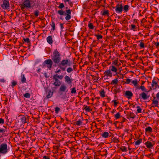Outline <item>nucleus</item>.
<instances>
[{
  "instance_id": "nucleus-23",
  "label": "nucleus",
  "mask_w": 159,
  "mask_h": 159,
  "mask_svg": "<svg viewBox=\"0 0 159 159\" xmlns=\"http://www.w3.org/2000/svg\"><path fill=\"white\" fill-rule=\"evenodd\" d=\"M53 95V92L51 91H49L48 92V94L47 95V98H50Z\"/></svg>"
},
{
  "instance_id": "nucleus-29",
  "label": "nucleus",
  "mask_w": 159,
  "mask_h": 159,
  "mask_svg": "<svg viewBox=\"0 0 159 159\" xmlns=\"http://www.w3.org/2000/svg\"><path fill=\"white\" fill-rule=\"evenodd\" d=\"M88 26L89 28L91 29H94V26L92 23H89L88 24Z\"/></svg>"
},
{
  "instance_id": "nucleus-3",
  "label": "nucleus",
  "mask_w": 159,
  "mask_h": 159,
  "mask_svg": "<svg viewBox=\"0 0 159 159\" xmlns=\"http://www.w3.org/2000/svg\"><path fill=\"white\" fill-rule=\"evenodd\" d=\"M71 64L70 61L69 59L63 60L58 65V66L63 71H65L66 66V65L70 66Z\"/></svg>"
},
{
  "instance_id": "nucleus-42",
  "label": "nucleus",
  "mask_w": 159,
  "mask_h": 159,
  "mask_svg": "<svg viewBox=\"0 0 159 159\" xmlns=\"http://www.w3.org/2000/svg\"><path fill=\"white\" fill-rule=\"evenodd\" d=\"M136 108H137V112L138 113H141L142 109L140 108L139 106H138Z\"/></svg>"
},
{
  "instance_id": "nucleus-45",
  "label": "nucleus",
  "mask_w": 159,
  "mask_h": 159,
  "mask_svg": "<svg viewBox=\"0 0 159 159\" xmlns=\"http://www.w3.org/2000/svg\"><path fill=\"white\" fill-rule=\"evenodd\" d=\"M64 7V5L63 3H61L58 6V8L59 9H62Z\"/></svg>"
},
{
  "instance_id": "nucleus-49",
  "label": "nucleus",
  "mask_w": 159,
  "mask_h": 159,
  "mask_svg": "<svg viewBox=\"0 0 159 159\" xmlns=\"http://www.w3.org/2000/svg\"><path fill=\"white\" fill-rule=\"evenodd\" d=\"M131 80L129 79H127L126 80L125 83L127 84H129L131 81Z\"/></svg>"
},
{
  "instance_id": "nucleus-43",
  "label": "nucleus",
  "mask_w": 159,
  "mask_h": 159,
  "mask_svg": "<svg viewBox=\"0 0 159 159\" xmlns=\"http://www.w3.org/2000/svg\"><path fill=\"white\" fill-rule=\"evenodd\" d=\"M121 149L122 152H126L127 151L126 148L125 146L122 147L121 148Z\"/></svg>"
},
{
  "instance_id": "nucleus-15",
  "label": "nucleus",
  "mask_w": 159,
  "mask_h": 159,
  "mask_svg": "<svg viewBox=\"0 0 159 159\" xmlns=\"http://www.w3.org/2000/svg\"><path fill=\"white\" fill-rule=\"evenodd\" d=\"M104 74L105 75L107 76H109L110 77H111L112 75V73L110 69L106 70L104 72Z\"/></svg>"
},
{
  "instance_id": "nucleus-61",
  "label": "nucleus",
  "mask_w": 159,
  "mask_h": 159,
  "mask_svg": "<svg viewBox=\"0 0 159 159\" xmlns=\"http://www.w3.org/2000/svg\"><path fill=\"white\" fill-rule=\"evenodd\" d=\"M156 97L157 99L159 100V92H158L156 94Z\"/></svg>"
},
{
  "instance_id": "nucleus-63",
  "label": "nucleus",
  "mask_w": 159,
  "mask_h": 159,
  "mask_svg": "<svg viewBox=\"0 0 159 159\" xmlns=\"http://www.w3.org/2000/svg\"><path fill=\"white\" fill-rule=\"evenodd\" d=\"M43 159H49V158L46 156H44L43 157Z\"/></svg>"
},
{
  "instance_id": "nucleus-41",
  "label": "nucleus",
  "mask_w": 159,
  "mask_h": 159,
  "mask_svg": "<svg viewBox=\"0 0 159 159\" xmlns=\"http://www.w3.org/2000/svg\"><path fill=\"white\" fill-rule=\"evenodd\" d=\"M24 41L28 43H30V39L28 38H24L23 39Z\"/></svg>"
},
{
  "instance_id": "nucleus-44",
  "label": "nucleus",
  "mask_w": 159,
  "mask_h": 159,
  "mask_svg": "<svg viewBox=\"0 0 159 159\" xmlns=\"http://www.w3.org/2000/svg\"><path fill=\"white\" fill-rule=\"evenodd\" d=\"M66 71L68 73H70L73 71V69L71 67H69L67 69Z\"/></svg>"
},
{
  "instance_id": "nucleus-35",
  "label": "nucleus",
  "mask_w": 159,
  "mask_h": 159,
  "mask_svg": "<svg viewBox=\"0 0 159 159\" xmlns=\"http://www.w3.org/2000/svg\"><path fill=\"white\" fill-rule=\"evenodd\" d=\"M51 27L52 30H54L55 28V24L54 22H52L51 24Z\"/></svg>"
},
{
  "instance_id": "nucleus-50",
  "label": "nucleus",
  "mask_w": 159,
  "mask_h": 159,
  "mask_svg": "<svg viewBox=\"0 0 159 159\" xmlns=\"http://www.w3.org/2000/svg\"><path fill=\"white\" fill-rule=\"evenodd\" d=\"M139 45L142 48H143L144 47V44L143 42H142L140 43Z\"/></svg>"
},
{
  "instance_id": "nucleus-47",
  "label": "nucleus",
  "mask_w": 159,
  "mask_h": 159,
  "mask_svg": "<svg viewBox=\"0 0 159 159\" xmlns=\"http://www.w3.org/2000/svg\"><path fill=\"white\" fill-rule=\"evenodd\" d=\"M108 13V12L107 10L105 11L102 13L103 15H107Z\"/></svg>"
},
{
  "instance_id": "nucleus-28",
  "label": "nucleus",
  "mask_w": 159,
  "mask_h": 159,
  "mask_svg": "<svg viewBox=\"0 0 159 159\" xmlns=\"http://www.w3.org/2000/svg\"><path fill=\"white\" fill-rule=\"evenodd\" d=\"M100 96L102 97H104L105 96V92L103 90H102L100 92Z\"/></svg>"
},
{
  "instance_id": "nucleus-64",
  "label": "nucleus",
  "mask_w": 159,
  "mask_h": 159,
  "mask_svg": "<svg viewBox=\"0 0 159 159\" xmlns=\"http://www.w3.org/2000/svg\"><path fill=\"white\" fill-rule=\"evenodd\" d=\"M146 146L148 148H149V143H148V142H147L146 143Z\"/></svg>"
},
{
  "instance_id": "nucleus-22",
  "label": "nucleus",
  "mask_w": 159,
  "mask_h": 159,
  "mask_svg": "<svg viewBox=\"0 0 159 159\" xmlns=\"http://www.w3.org/2000/svg\"><path fill=\"white\" fill-rule=\"evenodd\" d=\"M129 6L128 5H125L124 7H123V10L125 11L126 12L129 10Z\"/></svg>"
},
{
  "instance_id": "nucleus-62",
  "label": "nucleus",
  "mask_w": 159,
  "mask_h": 159,
  "mask_svg": "<svg viewBox=\"0 0 159 159\" xmlns=\"http://www.w3.org/2000/svg\"><path fill=\"white\" fill-rule=\"evenodd\" d=\"M150 20H151L152 22H153V21H154L153 18V17L152 16H151L150 17Z\"/></svg>"
},
{
  "instance_id": "nucleus-56",
  "label": "nucleus",
  "mask_w": 159,
  "mask_h": 159,
  "mask_svg": "<svg viewBox=\"0 0 159 159\" xmlns=\"http://www.w3.org/2000/svg\"><path fill=\"white\" fill-rule=\"evenodd\" d=\"M4 123V120L2 118H0V124H3Z\"/></svg>"
},
{
  "instance_id": "nucleus-8",
  "label": "nucleus",
  "mask_w": 159,
  "mask_h": 159,
  "mask_svg": "<svg viewBox=\"0 0 159 159\" xmlns=\"http://www.w3.org/2000/svg\"><path fill=\"white\" fill-rule=\"evenodd\" d=\"M157 88H159V86L157 84V82L154 79H153L151 84V87L150 88V90H155Z\"/></svg>"
},
{
  "instance_id": "nucleus-6",
  "label": "nucleus",
  "mask_w": 159,
  "mask_h": 159,
  "mask_svg": "<svg viewBox=\"0 0 159 159\" xmlns=\"http://www.w3.org/2000/svg\"><path fill=\"white\" fill-rule=\"evenodd\" d=\"M19 117L20 120L22 123L24 124L29 122L28 117V116H25L24 115H20Z\"/></svg>"
},
{
  "instance_id": "nucleus-7",
  "label": "nucleus",
  "mask_w": 159,
  "mask_h": 159,
  "mask_svg": "<svg viewBox=\"0 0 159 159\" xmlns=\"http://www.w3.org/2000/svg\"><path fill=\"white\" fill-rule=\"evenodd\" d=\"M63 77L64 76L62 75H58L57 74L54 75L53 77V82H54L59 81H60L58 79L61 80L63 79Z\"/></svg>"
},
{
  "instance_id": "nucleus-59",
  "label": "nucleus",
  "mask_w": 159,
  "mask_h": 159,
  "mask_svg": "<svg viewBox=\"0 0 159 159\" xmlns=\"http://www.w3.org/2000/svg\"><path fill=\"white\" fill-rule=\"evenodd\" d=\"M115 93H119L120 92L119 89H115L114 90Z\"/></svg>"
},
{
  "instance_id": "nucleus-27",
  "label": "nucleus",
  "mask_w": 159,
  "mask_h": 159,
  "mask_svg": "<svg viewBox=\"0 0 159 159\" xmlns=\"http://www.w3.org/2000/svg\"><path fill=\"white\" fill-rule=\"evenodd\" d=\"M76 124L78 126H80L82 125V122L81 120H79L75 122Z\"/></svg>"
},
{
  "instance_id": "nucleus-60",
  "label": "nucleus",
  "mask_w": 159,
  "mask_h": 159,
  "mask_svg": "<svg viewBox=\"0 0 159 159\" xmlns=\"http://www.w3.org/2000/svg\"><path fill=\"white\" fill-rule=\"evenodd\" d=\"M5 131V129H1L0 128V133H4Z\"/></svg>"
},
{
  "instance_id": "nucleus-36",
  "label": "nucleus",
  "mask_w": 159,
  "mask_h": 159,
  "mask_svg": "<svg viewBox=\"0 0 159 159\" xmlns=\"http://www.w3.org/2000/svg\"><path fill=\"white\" fill-rule=\"evenodd\" d=\"M120 116V112L117 113L115 115V117L116 119L119 118Z\"/></svg>"
},
{
  "instance_id": "nucleus-11",
  "label": "nucleus",
  "mask_w": 159,
  "mask_h": 159,
  "mask_svg": "<svg viewBox=\"0 0 159 159\" xmlns=\"http://www.w3.org/2000/svg\"><path fill=\"white\" fill-rule=\"evenodd\" d=\"M66 13H65L64 15H66L65 18L66 20H70L71 18V11L70 10L68 9L66 11Z\"/></svg>"
},
{
  "instance_id": "nucleus-34",
  "label": "nucleus",
  "mask_w": 159,
  "mask_h": 159,
  "mask_svg": "<svg viewBox=\"0 0 159 159\" xmlns=\"http://www.w3.org/2000/svg\"><path fill=\"white\" fill-rule=\"evenodd\" d=\"M139 89H140L142 91L147 92L146 89L143 86H141Z\"/></svg>"
},
{
  "instance_id": "nucleus-55",
  "label": "nucleus",
  "mask_w": 159,
  "mask_h": 159,
  "mask_svg": "<svg viewBox=\"0 0 159 159\" xmlns=\"http://www.w3.org/2000/svg\"><path fill=\"white\" fill-rule=\"evenodd\" d=\"M153 103L156 106L158 104V102L157 100H153Z\"/></svg>"
},
{
  "instance_id": "nucleus-40",
  "label": "nucleus",
  "mask_w": 159,
  "mask_h": 159,
  "mask_svg": "<svg viewBox=\"0 0 159 159\" xmlns=\"http://www.w3.org/2000/svg\"><path fill=\"white\" fill-rule=\"evenodd\" d=\"M60 108L58 107H55V113H58V112H59V111H60Z\"/></svg>"
},
{
  "instance_id": "nucleus-2",
  "label": "nucleus",
  "mask_w": 159,
  "mask_h": 159,
  "mask_svg": "<svg viewBox=\"0 0 159 159\" xmlns=\"http://www.w3.org/2000/svg\"><path fill=\"white\" fill-rule=\"evenodd\" d=\"M34 6L33 0H25L23 3L20 5V8L22 11H25V8H30Z\"/></svg>"
},
{
  "instance_id": "nucleus-17",
  "label": "nucleus",
  "mask_w": 159,
  "mask_h": 159,
  "mask_svg": "<svg viewBox=\"0 0 159 159\" xmlns=\"http://www.w3.org/2000/svg\"><path fill=\"white\" fill-rule=\"evenodd\" d=\"M21 81L22 83H25L26 82V79L25 78V75L22 74L21 75Z\"/></svg>"
},
{
  "instance_id": "nucleus-13",
  "label": "nucleus",
  "mask_w": 159,
  "mask_h": 159,
  "mask_svg": "<svg viewBox=\"0 0 159 159\" xmlns=\"http://www.w3.org/2000/svg\"><path fill=\"white\" fill-rule=\"evenodd\" d=\"M133 96V94L130 91H125V96L128 99H130Z\"/></svg>"
},
{
  "instance_id": "nucleus-39",
  "label": "nucleus",
  "mask_w": 159,
  "mask_h": 159,
  "mask_svg": "<svg viewBox=\"0 0 159 159\" xmlns=\"http://www.w3.org/2000/svg\"><path fill=\"white\" fill-rule=\"evenodd\" d=\"M131 29L133 30L134 31H135V29H136V26L134 25H133V24H131Z\"/></svg>"
},
{
  "instance_id": "nucleus-10",
  "label": "nucleus",
  "mask_w": 159,
  "mask_h": 159,
  "mask_svg": "<svg viewBox=\"0 0 159 159\" xmlns=\"http://www.w3.org/2000/svg\"><path fill=\"white\" fill-rule=\"evenodd\" d=\"M59 91L61 92L66 93L68 92V90L66 85L65 84H62L60 86Z\"/></svg>"
},
{
  "instance_id": "nucleus-16",
  "label": "nucleus",
  "mask_w": 159,
  "mask_h": 159,
  "mask_svg": "<svg viewBox=\"0 0 159 159\" xmlns=\"http://www.w3.org/2000/svg\"><path fill=\"white\" fill-rule=\"evenodd\" d=\"M47 41L50 44H51L53 43L52 37L51 36H49L47 38Z\"/></svg>"
},
{
  "instance_id": "nucleus-51",
  "label": "nucleus",
  "mask_w": 159,
  "mask_h": 159,
  "mask_svg": "<svg viewBox=\"0 0 159 159\" xmlns=\"http://www.w3.org/2000/svg\"><path fill=\"white\" fill-rule=\"evenodd\" d=\"M68 4L71 6V7H72L73 5V2H72L70 0V1L69 2H67Z\"/></svg>"
},
{
  "instance_id": "nucleus-52",
  "label": "nucleus",
  "mask_w": 159,
  "mask_h": 159,
  "mask_svg": "<svg viewBox=\"0 0 159 159\" xmlns=\"http://www.w3.org/2000/svg\"><path fill=\"white\" fill-rule=\"evenodd\" d=\"M112 102H114V106L115 107H116L117 104H118V102H117L116 101V100H113L112 101Z\"/></svg>"
},
{
  "instance_id": "nucleus-58",
  "label": "nucleus",
  "mask_w": 159,
  "mask_h": 159,
  "mask_svg": "<svg viewBox=\"0 0 159 159\" xmlns=\"http://www.w3.org/2000/svg\"><path fill=\"white\" fill-rule=\"evenodd\" d=\"M154 42H155L154 41H153L152 42V46H150V48H151V49H153V47L155 45H154Z\"/></svg>"
},
{
  "instance_id": "nucleus-31",
  "label": "nucleus",
  "mask_w": 159,
  "mask_h": 159,
  "mask_svg": "<svg viewBox=\"0 0 159 159\" xmlns=\"http://www.w3.org/2000/svg\"><path fill=\"white\" fill-rule=\"evenodd\" d=\"M17 84V82L16 81L13 80L11 82V86L12 88H13L14 86H15Z\"/></svg>"
},
{
  "instance_id": "nucleus-48",
  "label": "nucleus",
  "mask_w": 159,
  "mask_h": 159,
  "mask_svg": "<svg viewBox=\"0 0 159 159\" xmlns=\"http://www.w3.org/2000/svg\"><path fill=\"white\" fill-rule=\"evenodd\" d=\"M132 83L133 84H134V85H136L137 84V80H135L132 81Z\"/></svg>"
},
{
  "instance_id": "nucleus-30",
  "label": "nucleus",
  "mask_w": 159,
  "mask_h": 159,
  "mask_svg": "<svg viewBox=\"0 0 159 159\" xmlns=\"http://www.w3.org/2000/svg\"><path fill=\"white\" fill-rule=\"evenodd\" d=\"M142 140L139 139L137 140L135 142V144L136 145L138 146L141 143Z\"/></svg>"
},
{
  "instance_id": "nucleus-57",
  "label": "nucleus",
  "mask_w": 159,
  "mask_h": 159,
  "mask_svg": "<svg viewBox=\"0 0 159 159\" xmlns=\"http://www.w3.org/2000/svg\"><path fill=\"white\" fill-rule=\"evenodd\" d=\"M149 131V127H147L145 129V133H148Z\"/></svg>"
},
{
  "instance_id": "nucleus-1",
  "label": "nucleus",
  "mask_w": 159,
  "mask_h": 159,
  "mask_svg": "<svg viewBox=\"0 0 159 159\" xmlns=\"http://www.w3.org/2000/svg\"><path fill=\"white\" fill-rule=\"evenodd\" d=\"M60 54L57 49L55 50L52 55V60L48 59L45 60L44 63L48 65L47 67L49 70L51 69L52 66L53 64L52 61L54 63L58 64L61 62V57Z\"/></svg>"
},
{
  "instance_id": "nucleus-5",
  "label": "nucleus",
  "mask_w": 159,
  "mask_h": 159,
  "mask_svg": "<svg viewBox=\"0 0 159 159\" xmlns=\"http://www.w3.org/2000/svg\"><path fill=\"white\" fill-rule=\"evenodd\" d=\"M123 6L121 3H118L114 7L116 13L118 14L121 13L123 10Z\"/></svg>"
},
{
  "instance_id": "nucleus-18",
  "label": "nucleus",
  "mask_w": 159,
  "mask_h": 159,
  "mask_svg": "<svg viewBox=\"0 0 159 159\" xmlns=\"http://www.w3.org/2000/svg\"><path fill=\"white\" fill-rule=\"evenodd\" d=\"M155 144V142L153 141L150 138V149Z\"/></svg>"
},
{
  "instance_id": "nucleus-20",
  "label": "nucleus",
  "mask_w": 159,
  "mask_h": 159,
  "mask_svg": "<svg viewBox=\"0 0 159 159\" xmlns=\"http://www.w3.org/2000/svg\"><path fill=\"white\" fill-rule=\"evenodd\" d=\"M109 135V133L107 132H104L102 135V136L103 138H107L108 137Z\"/></svg>"
},
{
  "instance_id": "nucleus-4",
  "label": "nucleus",
  "mask_w": 159,
  "mask_h": 159,
  "mask_svg": "<svg viewBox=\"0 0 159 159\" xmlns=\"http://www.w3.org/2000/svg\"><path fill=\"white\" fill-rule=\"evenodd\" d=\"M8 152L7 145L6 143H2L0 145V153L5 154Z\"/></svg>"
},
{
  "instance_id": "nucleus-54",
  "label": "nucleus",
  "mask_w": 159,
  "mask_h": 159,
  "mask_svg": "<svg viewBox=\"0 0 159 159\" xmlns=\"http://www.w3.org/2000/svg\"><path fill=\"white\" fill-rule=\"evenodd\" d=\"M61 69H59L58 70H57V69L55 71V74H57V73H59L60 72H61Z\"/></svg>"
},
{
  "instance_id": "nucleus-37",
  "label": "nucleus",
  "mask_w": 159,
  "mask_h": 159,
  "mask_svg": "<svg viewBox=\"0 0 159 159\" xmlns=\"http://www.w3.org/2000/svg\"><path fill=\"white\" fill-rule=\"evenodd\" d=\"M112 141L113 142L116 143H118L119 142V140L118 139L115 137H114Z\"/></svg>"
},
{
  "instance_id": "nucleus-26",
  "label": "nucleus",
  "mask_w": 159,
  "mask_h": 159,
  "mask_svg": "<svg viewBox=\"0 0 159 159\" xmlns=\"http://www.w3.org/2000/svg\"><path fill=\"white\" fill-rule=\"evenodd\" d=\"M84 109L86 111H90L91 110L90 109L89 107L87 106H84Z\"/></svg>"
},
{
  "instance_id": "nucleus-33",
  "label": "nucleus",
  "mask_w": 159,
  "mask_h": 159,
  "mask_svg": "<svg viewBox=\"0 0 159 159\" xmlns=\"http://www.w3.org/2000/svg\"><path fill=\"white\" fill-rule=\"evenodd\" d=\"M95 36L97 37L98 40H99L102 38V36L101 35L95 34Z\"/></svg>"
},
{
  "instance_id": "nucleus-25",
  "label": "nucleus",
  "mask_w": 159,
  "mask_h": 159,
  "mask_svg": "<svg viewBox=\"0 0 159 159\" xmlns=\"http://www.w3.org/2000/svg\"><path fill=\"white\" fill-rule=\"evenodd\" d=\"M118 82V80L117 79H115L113 80L111 83V84H117Z\"/></svg>"
},
{
  "instance_id": "nucleus-32",
  "label": "nucleus",
  "mask_w": 159,
  "mask_h": 159,
  "mask_svg": "<svg viewBox=\"0 0 159 159\" xmlns=\"http://www.w3.org/2000/svg\"><path fill=\"white\" fill-rule=\"evenodd\" d=\"M23 96L25 98H29L30 97V93H26L23 94Z\"/></svg>"
},
{
  "instance_id": "nucleus-21",
  "label": "nucleus",
  "mask_w": 159,
  "mask_h": 159,
  "mask_svg": "<svg viewBox=\"0 0 159 159\" xmlns=\"http://www.w3.org/2000/svg\"><path fill=\"white\" fill-rule=\"evenodd\" d=\"M111 68V70L112 72H116L117 71V69L114 66H112L110 67V69Z\"/></svg>"
},
{
  "instance_id": "nucleus-14",
  "label": "nucleus",
  "mask_w": 159,
  "mask_h": 159,
  "mask_svg": "<svg viewBox=\"0 0 159 159\" xmlns=\"http://www.w3.org/2000/svg\"><path fill=\"white\" fill-rule=\"evenodd\" d=\"M139 98L145 100L148 98V96L145 93L143 92L139 94Z\"/></svg>"
},
{
  "instance_id": "nucleus-9",
  "label": "nucleus",
  "mask_w": 159,
  "mask_h": 159,
  "mask_svg": "<svg viewBox=\"0 0 159 159\" xmlns=\"http://www.w3.org/2000/svg\"><path fill=\"white\" fill-rule=\"evenodd\" d=\"M10 6L8 1L5 0L3 1V3L1 5V7L4 9H7Z\"/></svg>"
},
{
  "instance_id": "nucleus-12",
  "label": "nucleus",
  "mask_w": 159,
  "mask_h": 159,
  "mask_svg": "<svg viewBox=\"0 0 159 159\" xmlns=\"http://www.w3.org/2000/svg\"><path fill=\"white\" fill-rule=\"evenodd\" d=\"M65 81L66 83L68 84H71L73 81L72 78H70L69 76L66 75L64 77Z\"/></svg>"
},
{
  "instance_id": "nucleus-46",
  "label": "nucleus",
  "mask_w": 159,
  "mask_h": 159,
  "mask_svg": "<svg viewBox=\"0 0 159 159\" xmlns=\"http://www.w3.org/2000/svg\"><path fill=\"white\" fill-rule=\"evenodd\" d=\"M39 11L38 10H36L34 11V14L36 16H37L39 15Z\"/></svg>"
},
{
  "instance_id": "nucleus-53",
  "label": "nucleus",
  "mask_w": 159,
  "mask_h": 159,
  "mask_svg": "<svg viewBox=\"0 0 159 159\" xmlns=\"http://www.w3.org/2000/svg\"><path fill=\"white\" fill-rule=\"evenodd\" d=\"M154 45L156 46V47L157 48L159 46V42L156 43L155 42H154Z\"/></svg>"
},
{
  "instance_id": "nucleus-38",
  "label": "nucleus",
  "mask_w": 159,
  "mask_h": 159,
  "mask_svg": "<svg viewBox=\"0 0 159 159\" xmlns=\"http://www.w3.org/2000/svg\"><path fill=\"white\" fill-rule=\"evenodd\" d=\"M71 93H76L75 88L74 87L71 88Z\"/></svg>"
},
{
  "instance_id": "nucleus-24",
  "label": "nucleus",
  "mask_w": 159,
  "mask_h": 159,
  "mask_svg": "<svg viewBox=\"0 0 159 159\" xmlns=\"http://www.w3.org/2000/svg\"><path fill=\"white\" fill-rule=\"evenodd\" d=\"M57 13L60 15H64L65 13V11H63L62 10L58 11H57Z\"/></svg>"
},
{
  "instance_id": "nucleus-19",
  "label": "nucleus",
  "mask_w": 159,
  "mask_h": 159,
  "mask_svg": "<svg viewBox=\"0 0 159 159\" xmlns=\"http://www.w3.org/2000/svg\"><path fill=\"white\" fill-rule=\"evenodd\" d=\"M53 84L55 86L58 87L60 85L61 83L60 81L58 82H54L53 83Z\"/></svg>"
}]
</instances>
